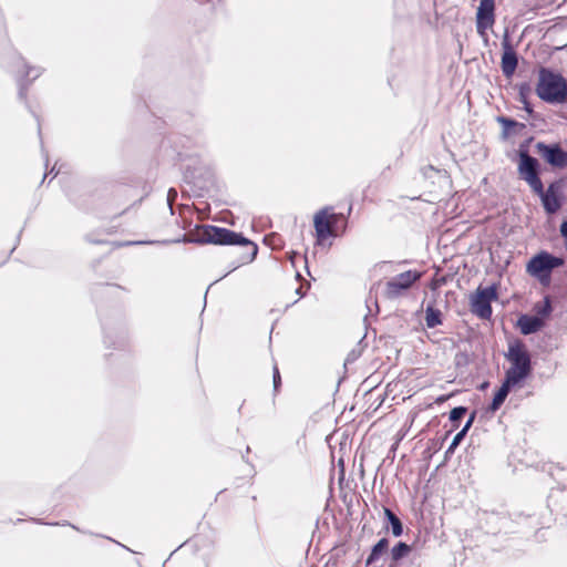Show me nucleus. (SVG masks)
I'll use <instances>...</instances> for the list:
<instances>
[{
	"instance_id": "21",
	"label": "nucleus",
	"mask_w": 567,
	"mask_h": 567,
	"mask_svg": "<svg viewBox=\"0 0 567 567\" xmlns=\"http://www.w3.org/2000/svg\"><path fill=\"white\" fill-rule=\"evenodd\" d=\"M497 121L503 125L505 133H507L509 128L517 125L516 121L504 116H499Z\"/></svg>"
},
{
	"instance_id": "8",
	"label": "nucleus",
	"mask_w": 567,
	"mask_h": 567,
	"mask_svg": "<svg viewBox=\"0 0 567 567\" xmlns=\"http://www.w3.org/2000/svg\"><path fill=\"white\" fill-rule=\"evenodd\" d=\"M497 299V289L494 285L477 288L471 298V311L481 319H489L492 316V301Z\"/></svg>"
},
{
	"instance_id": "13",
	"label": "nucleus",
	"mask_w": 567,
	"mask_h": 567,
	"mask_svg": "<svg viewBox=\"0 0 567 567\" xmlns=\"http://www.w3.org/2000/svg\"><path fill=\"white\" fill-rule=\"evenodd\" d=\"M516 384L514 382H511L508 379L504 380L502 386L495 393L493 401L491 403L489 410L492 412H495L501 408V405L504 403L506 396L508 395V392Z\"/></svg>"
},
{
	"instance_id": "5",
	"label": "nucleus",
	"mask_w": 567,
	"mask_h": 567,
	"mask_svg": "<svg viewBox=\"0 0 567 567\" xmlns=\"http://www.w3.org/2000/svg\"><path fill=\"white\" fill-rule=\"evenodd\" d=\"M511 367L505 373V379H508L515 384H520L532 372L530 355L526 350L524 343L516 341L511 343L506 354Z\"/></svg>"
},
{
	"instance_id": "19",
	"label": "nucleus",
	"mask_w": 567,
	"mask_h": 567,
	"mask_svg": "<svg viewBox=\"0 0 567 567\" xmlns=\"http://www.w3.org/2000/svg\"><path fill=\"white\" fill-rule=\"evenodd\" d=\"M411 547L408 544L400 542L391 549V557L394 561H398L409 555Z\"/></svg>"
},
{
	"instance_id": "26",
	"label": "nucleus",
	"mask_w": 567,
	"mask_h": 567,
	"mask_svg": "<svg viewBox=\"0 0 567 567\" xmlns=\"http://www.w3.org/2000/svg\"><path fill=\"white\" fill-rule=\"evenodd\" d=\"M177 197V192L174 188H171L167 194V203L172 208L173 200Z\"/></svg>"
},
{
	"instance_id": "7",
	"label": "nucleus",
	"mask_w": 567,
	"mask_h": 567,
	"mask_svg": "<svg viewBox=\"0 0 567 567\" xmlns=\"http://www.w3.org/2000/svg\"><path fill=\"white\" fill-rule=\"evenodd\" d=\"M420 277L421 274L416 270H408L394 276L385 282L383 296L390 300L404 296Z\"/></svg>"
},
{
	"instance_id": "31",
	"label": "nucleus",
	"mask_w": 567,
	"mask_h": 567,
	"mask_svg": "<svg viewBox=\"0 0 567 567\" xmlns=\"http://www.w3.org/2000/svg\"><path fill=\"white\" fill-rule=\"evenodd\" d=\"M296 293H297V295H299V297H301V296H302L301 287H298V288L296 289Z\"/></svg>"
},
{
	"instance_id": "22",
	"label": "nucleus",
	"mask_w": 567,
	"mask_h": 567,
	"mask_svg": "<svg viewBox=\"0 0 567 567\" xmlns=\"http://www.w3.org/2000/svg\"><path fill=\"white\" fill-rule=\"evenodd\" d=\"M465 436V432L464 431H460L453 439L451 445L449 446L447 449V453H452L456 446H458V444L462 442V440L464 439Z\"/></svg>"
},
{
	"instance_id": "9",
	"label": "nucleus",
	"mask_w": 567,
	"mask_h": 567,
	"mask_svg": "<svg viewBox=\"0 0 567 567\" xmlns=\"http://www.w3.org/2000/svg\"><path fill=\"white\" fill-rule=\"evenodd\" d=\"M535 152L554 167L564 168L567 166V152L558 144L538 142L535 145Z\"/></svg>"
},
{
	"instance_id": "30",
	"label": "nucleus",
	"mask_w": 567,
	"mask_h": 567,
	"mask_svg": "<svg viewBox=\"0 0 567 567\" xmlns=\"http://www.w3.org/2000/svg\"><path fill=\"white\" fill-rule=\"evenodd\" d=\"M298 256H299V252L297 250H291V254L289 255V259L292 265H295V260Z\"/></svg>"
},
{
	"instance_id": "4",
	"label": "nucleus",
	"mask_w": 567,
	"mask_h": 567,
	"mask_svg": "<svg viewBox=\"0 0 567 567\" xmlns=\"http://www.w3.org/2000/svg\"><path fill=\"white\" fill-rule=\"evenodd\" d=\"M537 95L551 104L564 103L567 99V82L558 73L542 68L536 87Z\"/></svg>"
},
{
	"instance_id": "29",
	"label": "nucleus",
	"mask_w": 567,
	"mask_h": 567,
	"mask_svg": "<svg viewBox=\"0 0 567 567\" xmlns=\"http://www.w3.org/2000/svg\"><path fill=\"white\" fill-rule=\"evenodd\" d=\"M560 233L563 237L567 239V220H565L560 226Z\"/></svg>"
},
{
	"instance_id": "10",
	"label": "nucleus",
	"mask_w": 567,
	"mask_h": 567,
	"mask_svg": "<svg viewBox=\"0 0 567 567\" xmlns=\"http://www.w3.org/2000/svg\"><path fill=\"white\" fill-rule=\"evenodd\" d=\"M495 23V1L481 0L476 12V31L481 37H486V31Z\"/></svg>"
},
{
	"instance_id": "6",
	"label": "nucleus",
	"mask_w": 567,
	"mask_h": 567,
	"mask_svg": "<svg viewBox=\"0 0 567 567\" xmlns=\"http://www.w3.org/2000/svg\"><path fill=\"white\" fill-rule=\"evenodd\" d=\"M561 264V259L542 251L530 259L527 265V271L536 277L543 285H548L551 270Z\"/></svg>"
},
{
	"instance_id": "1",
	"label": "nucleus",
	"mask_w": 567,
	"mask_h": 567,
	"mask_svg": "<svg viewBox=\"0 0 567 567\" xmlns=\"http://www.w3.org/2000/svg\"><path fill=\"white\" fill-rule=\"evenodd\" d=\"M518 155L519 163L517 169L520 178L525 181L530 190L540 198L547 214L557 213L564 202L565 179H556L545 189L539 177V163L537 158L530 156L525 150H519Z\"/></svg>"
},
{
	"instance_id": "27",
	"label": "nucleus",
	"mask_w": 567,
	"mask_h": 567,
	"mask_svg": "<svg viewBox=\"0 0 567 567\" xmlns=\"http://www.w3.org/2000/svg\"><path fill=\"white\" fill-rule=\"evenodd\" d=\"M474 419H475V413H473L468 421L466 422V424L464 425V427L461 430V431H464L465 434L467 433V431L470 430V427L472 426L473 422H474Z\"/></svg>"
},
{
	"instance_id": "24",
	"label": "nucleus",
	"mask_w": 567,
	"mask_h": 567,
	"mask_svg": "<svg viewBox=\"0 0 567 567\" xmlns=\"http://www.w3.org/2000/svg\"><path fill=\"white\" fill-rule=\"evenodd\" d=\"M272 379H274V389H275V391H277L281 383V378H280L279 369L276 364L274 365Z\"/></svg>"
},
{
	"instance_id": "28",
	"label": "nucleus",
	"mask_w": 567,
	"mask_h": 567,
	"mask_svg": "<svg viewBox=\"0 0 567 567\" xmlns=\"http://www.w3.org/2000/svg\"><path fill=\"white\" fill-rule=\"evenodd\" d=\"M25 90L27 89L24 87V85L21 82H19V96H20V99H24L25 97Z\"/></svg>"
},
{
	"instance_id": "2",
	"label": "nucleus",
	"mask_w": 567,
	"mask_h": 567,
	"mask_svg": "<svg viewBox=\"0 0 567 567\" xmlns=\"http://www.w3.org/2000/svg\"><path fill=\"white\" fill-rule=\"evenodd\" d=\"M186 241L197 245L252 246V248H258L254 241L241 234L213 225L197 226L186 235Z\"/></svg>"
},
{
	"instance_id": "23",
	"label": "nucleus",
	"mask_w": 567,
	"mask_h": 567,
	"mask_svg": "<svg viewBox=\"0 0 567 567\" xmlns=\"http://www.w3.org/2000/svg\"><path fill=\"white\" fill-rule=\"evenodd\" d=\"M278 240H279V237L275 234L264 237V244L266 246H269L270 248H278V246H279Z\"/></svg>"
},
{
	"instance_id": "18",
	"label": "nucleus",
	"mask_w": 567,
	"mask_h": 567,
	"mask_svg": "<svg viewBox=\"0 0 567 567\" xmlns=\"http://www.w3.org/2000/svg\"><path fill=\"white\" fill-rule=\"evenodd\" d=\"M425 322L429 328H434L441 323V312L433 307H427L425 310Z\"/></svg>"
},
{
	"instance_id": "16",
	"label": "nucleus",
	"mask_w": 567,
	"mask_h": 567,
	"mask_svg": "<svg viewBox=\"0 0 567 567\" xmlns=\"http://www.w3.org/2000/svg\"><path fill=\"white\" fill-rule=\"evenodd\" d=\"M533 309L536 313V317H539L544 320L551 313L553 310L550 298L545 296L543 301L535 303Z\"/></svg>"
},
{
	"instance_id": "15",
	"label": "nucleus",
	"mask_w": 567,
	"mask_h": 567,
	"mask_svg": "<svg viewBox=\"0 0 567 567\" xmlns=\"http://www.w3.org/2000/svg\"><path fill=\"white\" fill-rule=\"evenodd\" d=\"M384 515L391 525L392 534L395 537L401 536L403 534V526L400 518L388 507H384Z\"/></svg>"
},
{
	"instance_id": "33",
	"label": "nucleus",
	"mask_w": 567,
	"mask_h": 567,
	"mask_svg": "<svg viewBox=\"0 0 567 567\" xmlns=\"http://www.w3.org/2000/svg\"><path fill=\"white\" fill-rule=\"evenodd\" d=\"M19 62H20L23 66H25V64L23 63V60H22V59H19Z\"/></svg>"
},
{
	"instance_id": "3",
	"label": "nucleus",
	"mask_w": 567,
	"mask_h": 567,
	"mask_svg": "<svg viewBox=\"0 0 567 567\" xmlns=\"http://www.w3.org/2000/svg\"><path fill=\"white\" fill-rule=\"evenodd\" d=\"M318 245H326L327 240L340 236L347 227L343 214L334 213L331 207H324L313 217Z\"/></svg>"
},
{
	"instance_id": "20",
	"label": "nucleus",
	"mask_w": 567,
	"mask_h": 567,
	"mask_svg": "<svg viewBox=\"0 0 567 567\" xmlns=\"http://www.w3.org/2000/svg\"><path fill=\"white\" fill-rule=\"evenodd\" d=\"M467 409L464 406L454 408L450 413V420L452 422L458 421L465 415Z\"/></svg>"
},
{
	"instance_id": "14",
	"label": "nucleus",
	"mask_w": 567,
	"mask_h": 567,
	"mask_svg": "<svg viewBox=\"0 0 567 567\" xmlns=\"http://www.w3.org/2000/svg\"><path fill=\"white\" fill-rule=\"evenodd\" d=\"M389 542L386 538H381L371 549L370 555L367 558L365 565L370 566L375 563L380 556L388 549Z\"/></svg>"
},
{
	"instance_id": "12",
	"label": "nucleus",
	"mask_w": 567,
	"mask_h": 567,
	"mask_svg": "<svg viewBox=\"0 0 567 567\" xmlns=\"http://www.w3.org/2000/svg\"><path fill=\"white\" fill-rule=\"evenodd\" d=\"M545 322L536 316L522 315L517 320V326L523 334H532L539 331Z\"/></svg>"
},
{
	"instance_id": "17",
	"label": "nucleus",
	"mask_w": 567,
	"mask_h": 567,
	"mask_svg": "<svg viewBox=\"0 0 567 567\" xmlns=\"http://www.w3.org/2000/svg\"><path fill=\"white\" fill-rule=\"evenodd\" d=\"M257 252L258 250H251L249 252L241 255L239 258H237L235 261L230 264V269L228 272L236 270L243 265L250 264L251 261H254L257 256Z\"/></svg>"
},
{
	"instance_id": "25",
	"label": "nucleus",
	"mask_w": 567,
	"mask_h": 567,
	"mask_svg": "<svg viewBox=\"0 0 567 567\" xmlns=\"http://www.w3.org/2000/svg\"><path fill=\"white\" fill-rule=\"evenodd\" d=\"M41 74V70L39 68H28L25 71V76H31V80H35Z\"/></svg>"
},
{
	"instance_id": "32",
	"label": "nucleus",
	"mask_w": 567,
	"mask_h": 567,
	"mask_svg": "<svg viewBox=\"0 0 567 567\" xmlns=\"http://www.w3.org/2000/svg\"><path fill=\"white\" fill-rule=\"evenodd\" d=\"M443 281H444V279H443V278H442V279H440V280H437V281H435V286H436V285H440V284H441V282H443Z\"/></svg>"
},
{
	"instance_id": "11",
	"label": "nucleus",
	"mask_w": 567,
	"mask_h": 567,
	"mask_svg": "<svg viewBox=\"0 0 567 567\" xmlns=\"http://www.w3.org/2000/svg\"><path fill=\"white\" fill-rule=\"evenodd\" d=\"M503 54L501 61L502 72L506 78H512L518 64V58L507 37L502 41Z\"/></svg>"
}]
</instances>
